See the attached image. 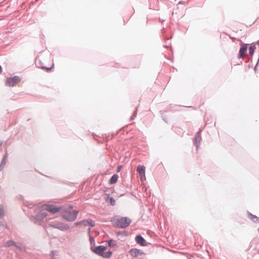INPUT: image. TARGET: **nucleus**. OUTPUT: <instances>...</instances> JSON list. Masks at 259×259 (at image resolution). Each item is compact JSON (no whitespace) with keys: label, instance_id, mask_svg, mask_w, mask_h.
<instances>
[{"label":"nucleus","instance_id":"obj_1","mask_svg":"<svg viewBox=\"0 0 259 259\" xmlns=\"http://www.w3.org/2000/svg\"><path fill=\"white\" fill-rule=\"evenodd\" d=\"M72 206H70L69 208L65 209L61 213V217L64 220L68 222H73L76 219L78 211L72 210Z\"/></svg>","mask_w":259,"mask_h":259},{"label":"nucleus","instance_id":"obj_2","mask_svg":"<svg viewBox=\"0 0 259 259\" xmlns=\"http://www.w3.org/2000/svg\"><path fill=\"white\" fill-rule=\"evenodd\" d=\"M132 222V220L127 217H121L117 218L113 224L116 228L124 229L127 228Z\"/></svg>","mask_w":259,"mask_h":259},{"label":"nucleus","instance_id":"obj_3","mask_svg":"<svg viewBox=\"0 0 259 259\" xmlns=\"http://www.w3.org/2000/svg\"><path fill=\"white\" fill-rule=\"evenodd\" d=\"M21 81V78L18 76L8 77L5 81V85L8 87H14Z\"/></svg>","mask_w":259,"mask_h":259},{"label":"nucleus","instance_id":"obj_4","mask_svg":"<svg viewBox=\"0 0 259 259\" xmlns=\"http://www.w3.org/2000/svg\"><path fill=\"white\" fill-rule=\"evenodd\" d=\"M50 226L61 231H67L69 229V226L68 225L61 223H58L55 224H50Z\"/></svg>","mask_w":259,"mask_h":259},{"label":"nucleus","instance_id":"obj_5","mask_svg":"<svg viewBox=\"0 0 259 259\" xmlns=\"http://www.w3.org/2000/svg\"><path fill=\"white\" fill-rule=\"evenodd\" d=\"M137 171L140 176V179L142 181L146 180L145 178V167L143 165H139L137 167Z\"/></svg>","mask_w":259,"mask_h":259},{"label":"nucleus","instance_id":"obj_6","mask_svg":"<svg viewBox=\"0 0 259 259\" xmlns=\"http://www.w3.org/2000/svg\"><path fill=\"white\" fill-rule=\"evenodd\" d=\"M107 247L103 245H99L95 247L94 249H92L93 251L96 254L102 256L104 251L106 250Z\"/></svg>","mask_w":259,"mask_h":259},{"label":"nucleus","instance_id":"obj_7","mask_svg":"<svg viewBox=\"0 0 259 259\" xmlns=\"http://www.w3.org/2000/svg\"><path fill=\"white\" fill-rule=\"evenodd\" d=\"M45 209L52 213H55L59 212L61 210V207L54 205H47Z\"/></svg>","mask_w":259,"mask_h":259},{"label":"nucleus","instance_id":"obj_8","mask_svg":"<svg viewBox=\"0 0 259 259\" xmlns=\"http://www.w3.org/2000/svg\"><path fill=\"white\" fill-rule=\"evenodd\" d=\"M248 48V45L247 44H243L241 48H240L239 54L238 57V58H243L244 56H246L247 53V50Z\"/></svg>","mask_w":259,"mask_h":259},{"label":"nucleus","instance_id":"obj_9","mask_svg":"<svg viewBox=\"0 0 259 259\" xmlns=\"http://www.w3.org/2000/svg\"><path fill=\"white\" fill-rule=\"evenodd\" d=\"M47 214L45 212H42L41 213L35 214L34 216H32L31 218L36 221L40 222L44 220L47 217Z\"/></svg>","mask_w":259,"mask_h":259},{"label":"nucleus","instance_id":"obj_10","mask_svg":"<svg viewBox=\"0 0 259 259\" xmlns=\"http://www.w3.org/2000/svg\"><path fill=\"white\" fill-rule=\"evenodd\" d=\"M35 64L37 66V67L41 68L42 69H44L46 70L47 71H49L51 70V69L52 67H47L45 66L41 61V60L38 58H36Z\"/></svg>","mask_w":259,"mask_h":259},{"label":"nucleus","instance_id":"obj_11","mask_svg":"<svg viewBox=\"0 0 259 259\" xmlns=\"http://www.w3.org/2000/svg\"><path fill=\"white\" fill-rule=\"evenodd\" d=\"M135 240L137 243L141 246H147V243L145 239L141 235H138L136 236Z\"/></svg>","mask_w":259,"mask_h":259},{"label":"nucleus","instance_id":"obj_12","mask_svg":"<svg viewBox=\"0 0 259 259\" xmlns=\"http://www.w3.org/2000/svg\"><path fill=\"white\" fill-rule=\"evenodd\" d=\"M131 255L134 257H136L139 255L143 254V252L140 249L134 248H132L130 251Z\"/></svg>","mask_w":259,"mask_h":259},{"label":"nucleus","instance_id":"obj_13","mask_svg":"<svg viewBox=\"0 0 259 259\" xmlns=\"http://www.w3.org/2000/svg\"><path fill=\"white\" fill-rule=\"evenodd\" d=\"M201 137L200 136V132H198L194 138V144L196 146V149H198L200 142Z\"/></svg>","mask_w":259,"mask_h":259},{"label":"nucleus","instance_id":"obj_14","mask_svg":"<svg viewBox=\"0 0 259 259\" xmlns=\"http://www.w3.org/2000/svg\"><path fill=\"white\" fill-rule=\"evenodd\" d=\"M4 246H5V247H9L11 246H14L16 248L20 249V247L19 246H18L14 241L11 240L6 241L5 243Z\"/></svg>","mask_w":259,"mask_h":259},{"label":"nucleus","instance_id":"obj_15","mask_svg":"<svg viewBox=\"0 0 259 259\" xmlns=\"http://www.w3.org/2000/svg\"><path fill=\"white\" fill-rule=\"evenodd\" d=\"M106 201L107 202L110 203L112 206H114L115 205V199L110 195L108 194L107 197L106 199Z\"/></svg>","mask_w":259,"mask_h":259},{"label":"nucleus","instance_id":"obj_16","mask_svg":"<svg viewBox=\"0 0 259 259\" xmlns=\"http://www.w3.org/2000/svg\"><path fill=\"white\" fill-rule=\"evenodd\" d=\"M118 176L117 174H114L109 180V184L111 185L115 184L118 180Z\"/></svg>","mask_w":259,"mask_h":259},{"label":"nucleus","instance_id":"obj_17","mask_svg":"<svg viewBox=\"0 0 259 259\" xmlns=\"http://www.w3.org/2000/svg\"><path fill=\"white\" fill-rule=\"evenodd\" d=\"M108 246L110 247H113L117 245L116 241L113 239H109L107 241Z\"/></svg>","mask_w":259,"mask_h":259},{"label":"nucleus","instance_id":"obj_18","mask_svg":"<svg viewBox=\"0 0 259 259\" xmlns=\"http://www.w3.org/2000/svg\"><path fill=\"white\" fill-rule=\"evenodd\" d=\"M256 49L255 45H251L249 48V53L250 56H252L254 54V50Z\"/></svg>","mask_w":259,"mask_h":259},{"label":"nucleus","instance_id":"obj_19","mask_svg":"<svg viewBox=\"0 0 259 259\" xmlns=\"http://www.w3.org/2000/svg\"><path fill=\"white\" fill-rule=\"evenodd\" d=\"M248 218L254 223H255V220L257 219V217H256L255 215H253L251 214V213L249 212L248 213Z\"/></svg>","mask_w":259,"mask_h":259},{"label":"nucleus","instance_id":"obj_20","mask_svg":"<svg viewBox=\"0 0 259 259\" xmlns=\"http://www.w3.org/2000/svg\"><path fill=\"white\" fill-rule=\"evenodd\" d=\"M87 220H88L87 223L88 224V226H90L92 227L95 226V222L93 220H92L91 219H87Z\"/></svg>","mask_w":259,"mask_h":259},{"label":"nucleus","instance_id":"obj_21","mask_svg":"<svg viewBox=\"0 0 259 259\" xmlns=\"http://www.w3.org/2000/svg\"><path fill=\"white\" fill-rule=\"evenodd\" d=\"M117 235L118 236H127L128 235V233L126 231H119L116 233Z\"/></svg>","mask_w":259,"mask_h":259},{"label":"nucleus","instance_id":"obj_22","mask_svg":"<svg viewBox=\"0 0 259 259\" xmlns=\"http://www.w3.org/2000/svg\"><path fill=\"white\" fill-rule=\"evenodd\" d=\"M112 251H108L105 253H104L103 255H102V257H105V258H108L109 257H110L112 255Z\"/></svg>","mask_w":259,"mask_h":259},{"label":"nucleus","instance_id":"obj_23","mask_svg":"<svg viewBox=\"0 0 259 259\" xmlns=\"http://www.w3.org/2000/svg\"><path fill=\"white\" fill-rule=\"evenodd\" d=\"M6 161L2 160L1 162L0 163V171H2L4 169V167L6 165Z\"/></svg>","mask_w":259,"mask_h":259},{"label":"nucleus","instance_id":"obj_24","mask_svg":"<svg viewBox=\"0 0 259 259\" xmlns=\"http://www.w3.org/2000/svg\"><path fill=\"white\" fill-rule=\"evenodd\" d=\"M4 210L3 208V207L0 205V219L3 218V216L4 215Z\"/></svg>","mask_w":259,"mask_h":259},{"label":"nucleus","instance_id":"obj_25","mask_svg":"<svg viewBox=\"0 0 259 259\" xmlns=\"http://www.w3.org/2000/svg\"><path fill=\"white\" fill-rule=\"evenodd\" d=\"M90 242L92 245H95V239L93 237L91 236H90Z\"/></svg>","mask_w":259,"mask_h":259},{"label":"nucleus","instance_id":"obj_26","mask_svg":"<svg viewBox=\"0 0 259 259\" xmlns=\"http://www.w3.org/2000/svg\"><path fill=\"white\" fill-rule=\"evenodd\" d=\"M88 220L87 219H84L83 220L81 221V225L83 226L84 227H88Z\"/></svg>","mask_w":259,"mask_h":259},{"label":"nucleus","instance_id":"obj_27","mask_svg":"<svg viewBox=\"0 0 259 259\" xmlns=\"http://www.w3.org/2000/svg\"><path fill=\"white\" fill-rule=\"evenodd\" d=\"M8 157V153L6 152L3 156V158H2V160H4V161H6V159Z\"/></svg>","mask_w":259,"mask_h":259},{"label":"nucleus","instance_id":"obj_28","mask_svg":"<svg viewBox=\"0 0 259 259\" xmlns=\"http://www.w3.org/2000/svg\"><path fill=\"white\" fill-rule=\"evenodd\" d=\"M81 224H81V221H79V222H75V224H74V225H75V226H79V225H81Z\"/></svg>","mask_w":259,"mask_h":259},{"label":"nucleus","instance_id":"obj_29","mask_svg":"<svg viewBox=\"0 0 259 259\" xmlns=\"http://www.w3.org/2000/svg\"><path fill=\"white\" fill-rule=\"evenodd\" d=\"M54 253H55V252L54 251H51V252L50 255H51L52 259H53L54 257V255H55Z\"/></svg>","mask_w":259,"mask_h":259},{"label":"nucleus","instance_id":"obj_30","mask_svg":"<svg viewBox=\"0 0 259 259\" xmlns=\"http://www.w3.org/2000/svg\"><path fill=\"white\" fill-rule=\"evenodd\" d=\"M137 110H138V107L136 108V110L134 112L133 116L134 117L136 116Z\"/></svg>","mask_w":259,"mask_h":259},{"label":"nucleus","instance_id":"obj_31","mask_svg":"<svg viewBox=\"0 0 259 259\" xmlns=\"http://www.w3.org/2000/svg\"><path fill=\"white\" fill-rule=\"evenodd\" d=\"M121 167V166H118V167L117 168V172H119L120 171Z\"/></svg>","mask_w":259,"mask_h":259},{"label":"nucleus","instance_id":"obj_32","mask_svg":"<svg viewBox=\"0 0 259 259\" xmlns=\"http://www.w3.org/2000/svg\"><path fill=\"white\" fill-rule=\"evenodd\" d=\"M185 4V2H183V1H180L179 3H178V5H180V4Z\"/></svg>","mask_w":259,"mask_h":259},{"label":"nucleus","instance_id":"obj_33","mask_svg":"<svg viewBox=\"0 0 259 259\" xmlns=\"http://www.w3.org/2000/svg\"><path fill=\"white\" fill-rule=\"evenodd\" d=\"M255 223H259V218H258V217L257 218V219L255 220Z\"/></svg>","mask_w":259,"mask_h":259},{"label":"nucleus","instance_id":"obj_34","mask_svg":"<svg viewBox=\"0 0 259 259\" xmlns=\"http://www.w3.org/2000/svg\"><path fill=\"white\" fill-rule=\"evenodd\" d=\"M88 234H89V235L90 236H91V235H90L91 229H90V228H89V229H88Z\"/></svg>","mask_w":259,"mask_h":259},{"label":"nucleus","instance_id":"obj_35","mask_svg":"<svg viewBox=\"0 0 259 259\" xmlns=\"http://www.w3.org/2000/svg\"><path fill=\"white\" fill-rule=\"evenodd\" d=\"M4 226V225L3 223L1 221H0V226Z\"/></svg>","mask_w":259,"mask_h":259},{"label":"nucleus","instance_id":"obj_36","mask_svg":"<svg viewBox=\"0 0 259 259\" xmlns=\"http://www.w3.org/2000/svg\"><path fill=\"white\" fill-rule=\"evenodd\" d=\"M256 44H257V45H259V39L257 41V42H256Z\"/></svg>","mask_w":259,"mask_h":259},{"label":"nucleus","instance_id":"obj_37","mask_svg":"<svg viewBox=\"0 0 259 259\" xmlns=\"http://www.w3.org/2000/svg\"><path fill=\"white\" fill-rule=\"evenodd\" d=\"M3 144V142L2 141H0V146L2 145Z\"/></svg>","mask_w":259,"mask_h":259},{"label":"nucleus","instance_id":"obj_38","mask_svg":"<svg viewBox=\"0 0 259 259\" xmlns=\"http://www.w3.org/2000/svg\"><path fill=\"white\" fill-rule=\"evenodd\" d=\"M258 62H259V58H258V59L257 60V64H256V66L258 64Z\"/></svg>","mask_w":259,"mask_h":259},{"label":"nucleus","instance_id":"obj_39","mask_svg":"<svg viewBox=\"0 0 259 259\" xmlns=\"http://www.w3.org/2000/svg\"><path fill=\"white\" fill-rule=\"evenodd\" d=\"M257 232H258L259 233V228L257 229Z\"/></svg>","mask_w":259,"mask_h":259},{"label":"nucleus","instance_id":"obj_40","mask_svg":"<svg viewBox=\"0 0 259 259\" xmlns=\"http://www.w3.org/2000/svg\"><path fill=\"white\" fill-rule=\"evenodd\" d=\"M256 70V66L254 67V70Z\"/></svg>","mask_w":259,"mask_h":259}]
</instances>
